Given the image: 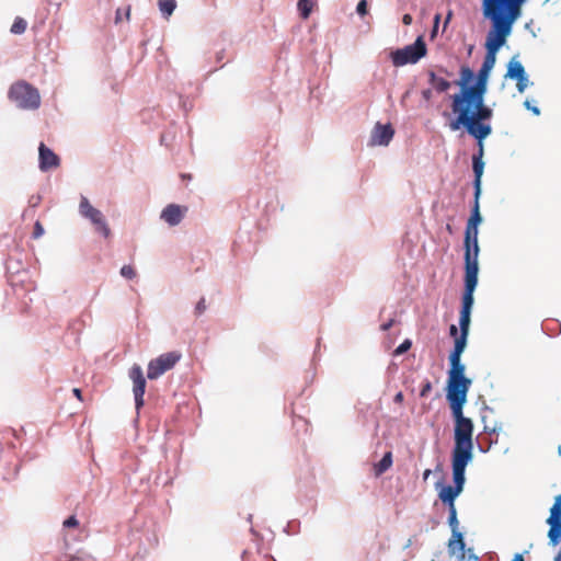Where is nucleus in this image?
Instances as JSON below:
<instances>
[{
    "label": "nucleus",
    "mask_w": 561,
    "mask_h": 561,
    "mask_svg": "<svg viewBox=\"0 0 561 561\" xmlns=\"http://www.w3.org/2000/svg\"><path fill=\"white\" fill-rule=\"evenodd\" d=\"M527 0H481L482 13L491 22L485 38L486 54L480 69L490 71L496 61L499 49L506 43L514 23L522 15V8Z\"/></svg>",
    "instance_id": "f257e3e1"
},
{
    "label": "nucleus",
    "mask_w": 561,
    "mask_h": 561,
    "mask_svg": "<svg viewBox=\"0 0 561 561\" xmlns=\"http://www.w3.org/2000/svg\"><path fill=\"white\" fill-rule=\"evenodd\" d=\"M489 76L490 71L480 69L473 85L453 95L451 110L456 118L450 123L451 130H458L461 124H470L471 128L473 124H489L493 116V111L484 103Z\"/></svg>",
    "instance_id": "f03ea898"
},
{
    "label": "nucleus",
    "mask_w": 561,
    "mask_h": 561,
    "mask_svg": "<svg viewBox=\"0 0 561 561\" xmlns=\"http://www.w3.org/2000/svg\"><path fill=\"white\" fill-rule=\"evenodd\" d=\"M446 398L454 419V432L473 433V422L463 415V407L467 402V393L471 387V379L465 376L466 367L460 358H449Z\"/></svg>",
    "instance_id": "7ed1b4c3"
},
{
    "label": "nucleus",
    "mask_w": 561,
    "mask_h": 561,
    "mask_svg": "<svg viewBox=\"0 0 561 561\" xmlns=\"http://www.w3.org/2000/svg\"><path fill=\"white\" fill-rule=\"evenodd\" d=\"M451 468L454 485H442L438 499L447 506L455 505V500L462 492L466 482V467L473 458V433L454 432Z\"/></svg>",
    "instance_id": "20e7f679"
},
{
    "label": "nucleus",
    "mask_w": 561,
    "mask_h": 561,
    "mask_svg": "<svg viewBox=\"0 0 561 561\" xmlns=\"http://www.w3.org/2000/svg\"><path fill=\"white\" fill-rule=\"evenodd\" d=\"M461 127L466 128L468 134L478 141V152L472 157V169L474 173V195L480 197L481 178L484 170V162L482 160L484 153L483 140L491 135L492 126L490 124H473V128H471L470 124H461Z\"/></svg>",
    "instance_id": "39448f33"
},
{
    "label": "nucleus",
    "mask_w": 561,
    "mask_h": 561,
    "mask_svg": "<svg viewBox=\"0 0 561 561\" xmlns=\"http://www.w3.org/2000/svg\"><path fill=\"white\" fill-rule=\"evenodd\" d=\"M480 197L474 195V201L471 209L470 217L466 225L465 230V260H468V255L471 260L478 261L479 256V244H478V234H479V225L482 221V216L480 214Z\"/></svg>",
    "instance_id": "423d86ee"
},
{
    "label": "nucleus",
    "mask_w": 561,
    "mask_h": 561,
    "mask_svg": "<svg viewBox=\"0 0 561 561\" xmlns=\"http://www.w3.org/2000/svg\"><path fill=\"white\" fill-rule=\"evenodd\" d=\"M9 98L23 110H36L41 105L38 90L26 81H18L11 85Z\"/></svg>",
    "instance_id": "0eeeda50"
},
{
    "label": "nucleus",
    "mask_w": 561,
    "mask_h": 561,
    "mask_svg": "<svg viewBox=\"0 0 561 561\" xmlns=\"http://www.w3.org/2000/svg\"><path fill=\"white\" fill-rule=\"evenodd\" d=\"M427 53L426 44L422 36H419L411 45L399 48L390 54L394 67H402L408 64H416Z\"/></svg>",
    "instance_id": "6e6552de"
},
{
    "label": "nucleus",
    "mask_w": 561,
    "mask_h": 561,
    "mask_svg": "<svg viewBox=\"0 0 561 561\" xmlns=\"http://www.w3.org/2000/svg\"><path fill=\"white\" fill-rule=\"evenodd\" d=\"M478 261L471 260L468 255V260H465V290L462 294L460 311L471 312L473 306V293L478 284Z\"/></svg>",
    "instance_id": "1a4fd4ad"
},
{
    "label": "nucleus",
    "mask_w": 561,
    "mask_h": 561,
    "mask_svg": "<svg viewBox=\"0 0 561 561\" xmlns=\"http://www.w3.org/2000/svg\"><path fill=\"white\" fill-rule=\"evenodd\" d=\"M181 354L178 352H169L161 354L159 357L151 359L148 364L147 377L150 380L158 379L168 370L172 369L180 360Z\"/></svg>",
    "instance_id": "9d476101"
},
{
    "label": "nucleus",
    "mask_w": 561,
    "mask_h": 561,
    "mask_svg": "<svg viewBox=\"0 0 561 561\" xmlns=\"http://www.w3.org/2000/svg\"><path fill=\"white\" fill-rule=\"evenodd\" d=\"M80 214L88 218L95 228V231L101 233L104 238L111 237V229L103 216V214L94 208L87 197H82L79 205Z\"/></svg>",
    "instance_id": "9b49d317"
},
{
    "label": "nucleus",
    "mask_w": 561,
    "mask_h": 561,
    "mask_svg": "<svg viewBox=\"0 0 561 561\" xmlns=\"http://www.w3.org/2000/svg\"><path fill=\"white\" fill-rule=\"evenodd\" d=\"M128 375L133 381V393L135 397V407H136V410L139 411L145 404L144 396H145V391H146V378L144 376L141 367L137 364L131 366Z\"/></svg>",
    "instance_id": "f8f14e48"
},
{
    "label": "nucleus",
    "mask_w": 561,
    "mask_h": 561,
    "mask_svg": "<svg viewBox=\"0 0 561 561\" xmlns=\"http://www.w3.org/2000/svg\"><path fill=\"white\" fill-rule=\"evenodd\" d=\"M394 135V129L390 124L382 125L377 123L370 135V146H387Z\"/></svg>",
    "instance_id": "ddd939ff"
},
{
    "label": "nucleus",
    "mask_w": 561,
    "mask_h": 561,
    "mask_svg": "<svg viewBox=\"0 0 561 561\" xmlns=\"http://www.w3.org/2000/svg\"><path fill=\"white\" fill-rule=\"evenodd\" d=\"M38 160H39V169L44 172L56 169L60 164L59 157L50 150L44 142L39 144L38 147Z\"/></svg>",
    "instance_id": "4468645a"
},
{
    "label": "nucleus",
    "mask_w": 561,
    "mask_h": 561,
    "mask_svg": "<svg viewBox=\"0 0 561 561\" xmlns=\"http://www.w3.org/2000/svg\"><path fill=\"white\" fill-rule=\"evenodd\" d=\"M186 211L187 207L185 206L170 204L162 210L161 219H163L170 226H176L182 221Z\"/></svg>",
    "instance_id": "2eb2a0df"
},
{
    "label": "nucleus",
    "mask_w": 561,
    "mask_h": 561,
    "mask_svg": "<svg viewBox=\"0 0 561 561\" xmlns=\"http://www.w3.org/2000/svg\"><path fill=\"white\" fill-rule=\"evenodd\" d=\"M451 538L448 541V548L450 553H455L456 547L458 548L459 552L461 553V557L463 558L465 554V540L462 534L458 530L451 531Z\"/></svg>",
    "instance_id": "dca6fc26"
},
{
    "label": "nucleus",
    "mask_w": 561,
    "mask_h": 561,
    "mask_svg": "<svg viewBox=\"0 0 561 561\" xmlns=\"http://www.w3.org/2000/svg\"><path fill=\"white\" fill-rule=\"evenodd\" d=\"M474 73L468 66H462L460 68V78L456 81V84L460 87L459 93H463L465 89H469L471 87L469 83L472 81Z\"/></svg>",
    "instance_id": "f3484780"
},
{
    "label": "nucleus",
    "mask_w": 561,
    "mask_h": 561,
    "mask_svg": "<svg viewBox=\"0 0 561 561\" xmlns=\"http://www.w3.org/2000/svg\"><path fill=\"white\" fill-rule=\"evenodd\" d=\"M526 76L524 66L515 59H512L507 65L506 78L518 79Z\"/></svg>",
    "instance_id": "a211bd4d"
},
{
    "label": "nucleus",
    "mask_w": 561,
    "mask_h": 561,
    "mask_svg": "<svg viewBox=\"0 0 561 561\" xmlns=\"http://www.w3.org/2000/svg\"><path fill=\"white\" fill-rule=\"evenodd\" d=\"M392 466V453L387 451L381 460L374 466L375 476L379 477Z\"/></svg>",
    "instance_id": "6ab92c4d"
},
{
    "label": "nucleus",
    "mask_w": 561,
    "mask_h": 561,
    "mask_svg": "<svg viewBox=\"0 0 561 561\" xmlns=\"http://www.w3.org/2000/svg\"><path fill=\"white\" fill-rule=\"evenodd\" d=\"M430 83L437 92H446L450 88V82L444 78L437 77L434 71L428 72Z\"/></svg>",
    "instance_id": "aec40b11"
},
{
    "label": "nucleus",
    "mask_w": 561,
    "mask_h": 561,
    "mask_svg": "<svg viewBox=\"0 0 561 561\" xmlns=\"http://www.w3.org/2000/svg\"><path fill=\"white\" fill-rule=\"evenodd\" d=\"M467 336L468 335L460 334L459 336H457L455 339V346H454L453 352L449 355V358H460L461 357V354L465 351V347L467 345Z\"/></svg>",
    "instance_id": "412c9836"
},
{
    "label": "nucleus",
    "mask_w": 561,
    "mask_h": 561,
    "mask_svg": "<svg viewBox=\"0 0 561 561\" xmlns=\"http://www.w3.org/2000/svg\"><path fill=\"white\" fill-rule=\"evenodd\" d=\"M158 5H159V10L161 11L162 15L165 19H169V16L173 13V11L176 8V1L175 0H159Z\"/></svg>",
    "instance_id": "4be33fe9"
},
{
    "label": "nucleus",
    "mask_w": 561,
    "mask_h": 561,
    "mask_svg": "<svg viewBox=\"0 0 561 561\" xmlns=\"http://www.w3.org/2000/svg\"><path fill=\"white\" fill-rule=\"evenodd\" d=\"M470 316H471V312L460 311V317H459L460 334L468 335L469 327H470Z\"/></svg>",
    "instance_id": "5701e85b"
},
{
    "label": "nucleus",
    "mask_w": 561,
    "mask_h": 561,
    "mask_svg": "<svg viewBox=\"0 0 561 561\" xmlns=\"http://www.w3.org/2000/svg\"><path fill=\"white\" fill-rule=\"evenodd\" d=\"M312 1L311 0H299L298 1V10L302 19H308L312 11Z\"/></svg>",
    "instance_id": "b1692460"
},
{
    "label": "nucleus",
    "mask_w": 561,
    "mask_h": 561,
    "mask_svg": "<svg viewBox=\"0 0 561 561\" xmlns=\"http://www.w3.org/2000/svg\"><path fill=\"white\" fill-rule=\"evenodd\" d=\"M448 507V525L451 529V531L454 530H458L459 529V522H458V518H457V510H456V505H453V506H447Z\"/></svg>",
    "instance_id": "393cba45"
},
{
    "label": "nucleus",
    "mask_w": 561,
    "mask_h": 561,
    "mask_svg": "<svg viewBox=\"0 0 561 561\" xmlns=\"http://www.w3.org/2000/svg\"><path fill=\"white\" fill-rule=\"evenodd\" d=\"M27 23L24 19L18 16L15 18L13 24L11 25V33L13 34H23L26 31Z\"/></svg>",
    "instance_id": "a878e982"
},
{
    "label": "nucleus",
    "mask_w": 561,
    "mask_h": 561,
    "mask_svg": "<svg viewBox=\"0 0 561 561\" xmlns=\"http://www.w3.org/2000/svg\"><path fill=\"white\" fill-rule=\"evenodd\" d=\"M121 275L125 278L131 279L136 276V271L131 265H124L121 268Z\"/></svg>",
    "instance_id": "bb28decb"
},
{
    "label": "nucleus",
    "mask_w": 561,
    "mask_h": 561,
    "mask_svg": "<svg viewBox=\"0 0 561 561\" xmlns=\"http://www.w3.org/2000/svg\"><path fill=\"white\" fill-rule=\"evenodd\" d=\"M412 346V342L410 340H404L396 350L394 355H401L408 352Z\"/></svg>",
    "instance_id": "cd10ccee"
},
{
    "label": "nucleus",
    "mask_w": 561,
    "mask_h": 561,
    "mask_svg": "<svg viewBox=\"0 0 561 561\" xmlns=\"http://www.w3.org/2000/svg\"><path fill=\"white\" fill-rule=\"evenodd\" d=\"M516 81H517L516 88H517L518 92L523 93L529 83L527 75L522 78L516 79Z\"/></svg>",
    "instance_id": "c85d7f7f"
},
{
    "label": "nucleus",
    "mask_w": 561,
    "mask_h": 561,
    "mask_svg": "<svg viewBox=\"0 0 561 561\" xmlns=\"http://www.w3.org/2000/svg\"><path fill=\"white\" fill-rule=\"evenodd\" d=\"M43 234H44V228H43V225H42L39 221H36V222H35V225H34L33 238H34V239H38V238H41Z\"/></svg>",
    "instance_id": "c756f323"
},
{
    "label": "nucleus",
    "mask_w": 561,
    "mask_h": 561,
    "mask_svg": "<svg viewBox=\"0 0 561 561\" xmlns=\"http://www.w3.org/2000/svg\"><path fill=\"white\" fill-rule=\"evenodd\" d=\"M78 525H79V520L77 519V517L75 515H71L64 522V527H66V528L77 527Z\"/></svg>",
    "instance_id": "7c9ffc66"
},
{
    "label": "nucleus",
    "mask_w": 561,
    "mask_h": 561,
    "mask_svg": "<svg viewBox=\"0 0 561 561\" xmlns=\"http://www.w3.org/2000/svg\"><path fill=\"white\" fill-rule=\"evenodd\" d=\"M206 310V301L205 298H201V300L196 304L195 314L201 316Z\"/></svg>",
    "instance_id": "2f4dec72"
},
{
    "label": "nucleus",
    "mask_w": 561,
    "mask_h": 561,
    "mask_svg": "<svg viewBox=\"0 0 561 561\" xmlns=\"http://www.w3.org/2000/svg\"><path fill=\"white\" fill-rule=\"evenodd\" d=\"M356 11H357V13L359 15H365L367 13V1L366 0H360L357 3Z\"/></svg>",
    "instance_id": "473e14b6"
},
{
    "label": "nucleus",
    "mask_w": 561,
    "mask_h": 561,
    "mask_svg": "<svg viewBox=\"0 0 561 561\" xmlns=\"http://www.w3.org/2000/svg\"><path fill=\"white\" fill-rule=\"evenodd\" d=\"M431 390H432V383H431V381H428V380H427V381L422 386L421 391H420V396H421L422 398H425V397H427V394L431 392Z\"/></svg>",
    "instance_id": "72a5a7b5"
},
{
    "label": "nucleus",
    "mask_w": 561,
    "mask_h": 561,
    "mask_svg": "<svg viewBox=\"0 0 561 561\" xmlns=\"http://www.w3.org/2000/svg\"><path fill=\"white\" fill-rule=\"evenodd\" d=\"M524 106L537 116L540 114V110L537 106H533L528 100L524 102Z\"/></svg>",
    "instance_id": "f704fd0d"
},
{
    "label": "nucleus",
    "mask_w": 561,
    "mask_h": 561,
    "mask_svg": "<svg viewBox=\"0 0 561 561\" xmlns=\"http://www.w3.org/2000/svg\"><path fill=\"white\" fill-rule=\"evenodd\" d=\"M412 21H413V18H412V15H411V14H409V13L404 14V15H403V18H402V23H403L404 25H411V24H412Z\"/></svg>",
    "instance_id": "c9c22d12"
},
{
    "label": "nucleus",
    "mask_w": 561,
    "mask_h": 561,
    "mask_svg": "<svg viewBox=\"0 0 561 561\" xmlns=\"http://www.w3.org/2000/svg\"><path fill=\"white\" fill-rule=\"evenodd\" d=\"M394 323V320L393 319H390L388 322L381 324V330L382 331H388Z\"/></svg>",
    "instance_id": "e433bc0d"
},
{
    "label": "nucleus",
    "mask_w": 561,
    "mask_h": 561,
    "mask_svg": "<svg viewBox=\"0 0 561 561\" xmlns=\"http://www.w3.org/2000/svg\"><path fill=\"white\" fill-rule=\"evenodd\" d=\"M449 332H450V335L455 336V339L458 336V330H457V327L455 324H451L450 328H449Z\"/></svg>",
    "instance_id": "4c0bfd02"
},
{
    "label": "nucleus",
    "mask_w": 561,
    "mask_h": 561,
    "mask_svg": "<svg viewBox=\"0 0 561 561\" xmlns=\"http://www.w3.org/2000/svg\"><path fill=\"white\" fill-rule=\"evenodd\" d=\"M451 18H453V11L449 10L447 15H446L445 22H444V27L447 26V24L450 22Z\"/></svg>",
    "instance_id": "58836bf2"
},
{
    "label": "nucleus",
    "mask_w": 561,
    "mask_h": 561,
    "mask_svg": "<svg viewBox=\"0 0 561 561\" xmlns=\"http://www.w3.org/2000/svg\"><path fill=\"white\" fill-rule=\"evenodd\" d=\"M422 95L425 100H430L432 98V90L427 89L422 92Z\"/></svg>",
    "instance_id": "ea45409f"
},
{
    "label": "nucleus",
    "mask_w": 561,
    "mask_h": 561,
    "mask_svg": "<svg viewBox=\"0 0 561 561\" xmlns=\"http://www.w3.org/2000/svg\"><path fill=\"white\" fill-rule=\"evenodd\" d=\"M403 401V393L402 392H398L396 396H394V402L396 403H401Z\"/></svg>",
    "instance_id": "a19ab883"
},
{
    "label": "nucleus",
    "mask_w": 561,
    "mask_h": 561,
    "mask_svg": "<svg viewBox=\"0 0 561 561\" xmlns=\"http://www.w3.org/2000/svg\"><path fill=\"white\" fill-rule=\"evenodd\" d=\"M72 392L79 400H82L81 390L79 388H75Z\"/></svg>",
    "instance_id": "79ce46f5"
},
{
    "label": "nucleus",
    "mask_w": 561,
    "mask_h": 561,
    "mask_svg": "<svg viewBox=\"0 0 561 561\" xmlns=\"http://www.w3.org/2000/svg\"><path fill=\"white\" fill-rule=\"evenodd\" d=\"M512 561H525L523 553H516Z\"/></svg>",
    "instance_id": "37998d69"
},
{
    "label": "nucleus",
    "mask_w": 561,
    "mask_h": 561,
    "mask_svg": "<svg viewBox=\"0 0 561 561\" xmlns=\"http://www.w3.org/2000/svg\"><path fill=\"white\" fill-rule=\"evenodd\" d=\"M431 473H432L431 469L424 470V472H423V480L426 481Z\"/></svg>",
    "instance_id": "c03bdc74"
},
{
    "label": "nucleus",
    "mask_w": 561,
    "mask_h": 561,
    "mask_svg": "<svg viewBox=\"0 0 561 561\" xmlns=\"http://www.w3.org/2000/svg\"><path fill=\"white\" fill-rule=\"evenodd\" d=\"M439 20H440V15H439V14H436V15L434 16V25H435V27H438Z\"/></svg>",
    "instance_id": "a18cd8bd"
},
{
    "label": "nucleus",
    "mask_w": 561,
    "mask_h": 561,
    "mask_svg": "<svg viewBox=\"0 0 561 561\" xmlns=\"http://www.w3.org/2000/svg\"><path fill=\"white\" fill-rule=\"evenodd\" d=\"M436 31H437V27H435V26H434V27H433V31H432V36H434V35H435Z\"/></svg>",
    "instance_id": "49530a36"
},
{
    "label": "nucleus",
    "mask_w": 561,
    "mask_h": 561,
    "mask_svg": "<svg viewBox=\"0 0 561 561\" xmlns=\"http://www.w3.org/2000/svg\"><path fill=\"white\" fill-rule=\"evenodd\" d=\"M182 178H185V179H191V175H185V174H182Z\"/></svg>",
    "instance_id": "de8ad7c7"
},
{
    "label": "nucleus",
    "mask_w": 561,
    "mask_h": 561,
    "mask_svg": "<svg viewBox=\"0 0 561 561\" xmlns=\"http://www.w3.org/2000/svg\"><path fill=\"white\" fill-rule=\"evenodd\" d=\"M182 178H185V179H191V175H185V174H182Z\"/></svg>",
    "instance_id": "09e8293b"
},
{
    "label": "nucleus",
    "mask_w": 561,
    "mask_h": 561,
    "mask_svg": "<svg viewBox=\"0 0 561 561\" xmlns=\"http://www.w3.org/2000/svg\"><path fill=\"white\" fill-rule=\"evenodd\" d=\"M182 178H185V179H191V175H185V174H182Z\"/></svg>",
    "instance_id": "8fccbe9b"
}]
</instances>
